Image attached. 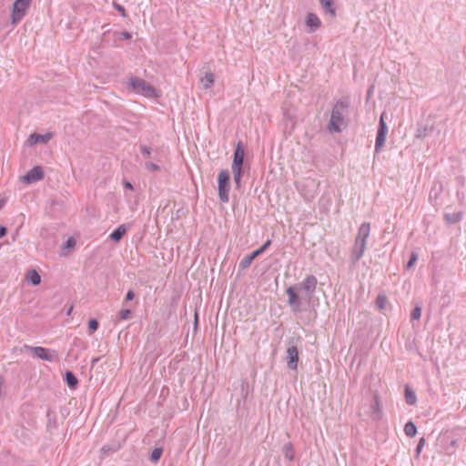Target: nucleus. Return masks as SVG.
Returning a JSON list of instances; mask_svg holds the SVG:
<instances>
[{"mask_svg":"<svg viewBox=\"0 0 466 466\" xmlns=\"http://www.w3.org/2000/svg\"><path fill=\"white\" fill-rule=\"evenodd\" d=\"M134 297H135V293L132 290H128L127 295H126L125 300L126 301L132 300L134 299Z\"/></svg>","mask_w":466,"mask_h":466,"instance_id":"obj_40","label":"nucleus"},{"mask_svg":"<svg viewBox=\"0 0 466 466\" xmlns=\"http://www.w3.org/2000/svg\"><path fill=\"white\" fill-rule=\"evenodd\" d=\"M283 453H284L285 458H287L289 461H293L294 450H293V446L290 442H288L283 446Z\"/></svg>","mask_w":466,"mask_h":466,"instance_id":"obj_27","label":"nucleus"},{"mask_svg":"<svg viewBox=\"0 0 466 466\" xmlns=\"http://www.w3.org/2000/svg\"><path fill=\"white\" fill-rule=\"evenodd\" d=\"M125 187L129 188V189H133V186L130 182L127 181L125 182Z\"/></svg>","mask_w":466,"mask_h":466,"instance_id":"obj_48","label":"nucleus"},{"mask_svg":"<svg viewBox=\"0 0 466 466\" xmlns=\"http://www.w3.org/2000/svg\"><path fill=\"white\" fill-rule=\"evenodd\" d=\"M421 307L420 305H417L411 311L410 313V318L411 319H415V320H418L420 319V316H421Z\"/></svg>","mask_w":466,"mask_h":466,"instance_id":"obj_29","label":"nucleus"},{"mask_svg":"<svg viewBox=\"0 0 466 466\" xmlns=\"http://www.w3.org/2000/svg\"><path fill=\"white\" fill-rule=\"evenodd\" d=\"M405 400L409 405H414L417 401L415 392L409 386L405 388Z\"/></svg>","mask_w":466,"mask_h":466,"instance_id":"obj_23","label":"nucleus"},{"mask_svg":"<svg viewBox=\"0 0 466 466\" xmlns=\"http://www.w3.org/2000/svg\"><path fill=\"white\" fill-rule=\"evenodd\" d=\"M131 36H132L131 34L127 31L121 33L122 39L127 40V39H130Z\"/></svg>","mask_w":466,"mask_h":466,"instance_id":"obj_41","label":"nucleus"},{"mask_svg":"<svg viewBox=\"0 0 466 466\" xmlns=\"http://www.w3.org/2000/svg\"><path fill=\"white\" fill-rule=\"evenodd\" d=\"M200 82L205 88H209L214 83L213 73H206L205 76L201 77Z\"/></svg>","mask_w":466,"mask_h":466,"instance_id":"obj_25","label":"nucleus"},{"mask_svg":"<svg viewBox=\"0 0 466 466\" xmlns=\"http://www.w3.org/2000/svg\"><path fill=\"white\" fill-rule=\"evenodd\" d=\"M231 168H232V173H233L234 183L236 185V187L238 189H239L241 187L243 167H231Z\"/></svg>","mask_w":466,"mask_h":466,"instance_id":"obj_21","label":"nucleus"},{"mask_svg":"<svg viewBox=\"0 0 466 466\" xmlns=\"http://www.w3.org/2000/svg\"><path fill=\"white\" fill-rule=\"evenodd\" d=\"M127 231V226L122 224L118 226L109 236L110 239L113 241L118 242L122 239V238L126 235Z\"/></svg>","mask_w":466,"mask_h":466,"instance_id":"obj_18","label":"nucleus"},{"mask_svg":"<svg viewBox=\"0 0 466 466\" xmlns=\"http://www.w3.org/2000/svg\"><path fill=\"white\" fill-rule=\"evenodd\" d=\"M99 360H100V358H99V357H97V358H94V359L92 360V361H91L92 367H94V366H95V364H96V362H98V361H99Z\"/></svg>","mask_w":466,"mask_h":466,"instance_id":"obj_46","label":"nucleus"},{"mask_svg":"<svg viewBox=\"0 0 466 466\" xmlns=\"http://www.w3.org/2000/svg\"><path fill=\"white\" fill-rule=\"evenodd\" d=\"M287 366L289 370H295L298 368L299 350L296 345H290L287 349Z\"/></svg>","mask_w":466,"mask_h":466,"instance_id":"obj_8","label":"nucleus"},{"mask_svg":"<svg viewBox=\"0 0 466 466\" xmlns=\"http://www.w3.org/2000/svg\"><path fill=\"white\" fill-rule=\"evenodd\" d=\"M163 450L161 448H155L151 452L150 461L152 462H157L160 459Z\"/></svg>","mask_w":466,"mask_h":466,"instance_id":"obj_28","label":"nucleus"},{"mask_svg":"<svg viewBox=\"0 0 466 466\" xmlns=\"http://www.w3.org/2000/svg\"><path fill=\"white\" fill-rule=\"evenodd\" d=\"M51 138H52L51 133H46L45 135H40V134L35 133V134H32L29 136L27 142L31 146L35 145L37 143L46 144L47 142L50 141Z\"/></svg>","mask_w":466,"mask_h":466,"instance_id":"obj_14","label":"nucleus"},{"mask_svg":"<svg viewBox=\"0 0 466 466\" xmlns=\"http://www.w3.org/2000/svg\"><path fill=\"white\" fill-rule=\"evenodd\" d=\"M306 25L309 27L310 32H315L321 25V21L317 15L309 13L306 18Z\"/></svg>","mask_w":466,"mask_h":466,"instance_id":"obj_15","label":"nucleus"},{"mask_svg":"<svg viewBox=\"0 0 466 466\" xmlns=\"http://www.w3.org/2000/svg\"><path fill=\"white\" fill-rule=\"evenodd\" d=\"M366 245L367 242L355 239L354 246L351 250V260L354 264L357 263L363 256L366 249Z\"/></svg>","mask_w":466,"mask_h":466,"instance_id":"obj_12","label":"nucleus"},{"mask_svg":"<svg viewBox=\"0 0 466 466\" xmlns=\"http://www.w3.org/2000/svg\"><path fill=\"white\" fill-rule=\"evenodd\" d=\"M387 302V299L384 295H379L376 299V304L379 309H382L385 308V304Z\"/></svg>","mask_w":466,"mask_h":466,"instance_id":"obj_32","label":"nucleus"},{"mask_svg":"<svg viewBox=\"0 0 466 466\" xmlns=\"http://www.w3.org/2000/svg\"><path fill=\"white\" fill-rule=\"evenodd\" d=\"M101 450H102V451H103L104 453H106V452H107V451H113L111 448H109V447H107V446H104Z\"/></svg>","mask_w":466,"mask_h":466,"instance_id":"obj_47","label":"nucleus"},{"mask_svg":"<svg viewBox=\"0 0 466 466\" xmlns=\"http://www.w3.org/2000/svg\"><path fill=\"white\" fill-rule=\"evenodd\" d=\"M443 441H445V444L443 446L445 453L447 455H451L455 452L458 447L460 435L455 432H451L443 439Z\"/></svg>","mask_w":466,"mask_h":466,"instance_id":"obj_7","label":"nucleus"},{"mask_svg":"<svg viewBox=\"0 0 466 466\" xmlns=\"http://www.w3.org/2000/svg\"><path fill=\"white\" fill-rule=\"evenodd\" d=\"M270 245H271V240L268 239L262 246L267 250Z\"/></svg>","mask_w":466,"mask_h":466,"instance_id":"obj_44","label":"nucleus"},{"mask_svg":"<svg viewBox=\"0 0 466 466\" xmlns=\"http://www.w3.org/2000/svg\"><path fill=\"white\" fill-rule=\"evenodd\" d=\"M197 321H198V315L196 314L195 315V323L197 324Z\"/></svg>","mask_w":466,"mask_h":466,"instance_id":"obj_50","label":"nucleus"},{"mask_svg":"<svg viewBox=\"0 0 466 466\" xmlns=\"http://www.w3.org/2000/svg\"><path fill=\"white\" fill-rule=\"evenodd\" d=\"M424 444H425V439L424 438H420V440L419 441V443L416 447V453L417 455L419 456L422 448L424 447Z\"/></svg>","mask_w":466,"mask_h":466,"instance_id":"obj_36","label":"nucleus"},{"mask_svg":"<svg viewBox=\"0 0 466 466\" xmlns=\"http://www.w3.org/2000/svg\"><path fill=\"white\" fill-rule=\"evenodd\" d=\"M256 258H258V255H257V253H255V251H253L250 254L245 256L239 261V264H238L239 269L244 270V269H247L248 268H249V266L251 265V263L253 262V260Z\"/></svg>","mask_w":466,"mask_h":466,"instance_id":"obj_20","label":"nucleus"},{"mask_svg":"<svg viewBox=\"0 0 466 466\" xmlns=\"http://www.w3.org/2000/svg\"><path fill=\"white\" fill-rule=\"evenodd\" d=\"M370 232V224L368 222L362 223L358 230V234L355 238L356 240L367 242V239Z\"/></svg>","mask_w":466,"mask_h":466,"instance_id":"obj_16","label":"nucleus"},{"mask_svg":"<svg viewBox=\"0 0 466 466\" xmlns=\"http://www.w3.org/2000/svg\"><path fill=\"white\" fill-rule=\"evenodd\" d=\"M145 166H146V168L148 169V170L157 171V170L159 169V167L157 164L153 163V162H147L145 164Z\"/></svg>","mask_w":466,"mask_h":466,"instance_id":"obj_37","label":"nucleus"},{"mask_svg":"<svg viewBox=\"0 0 466 466\" xmlns=\"http://www.w3.org/2000/svg\"><path fill=\"white\" fill-rule=\"evenodd\" d=\"M73 310V305H70L66 310V316H70Z\"/></svg>","mask_w":466,"mask_h":466,"instance_id":"obj_45","label":"nucleus"},{"mask_svg":"<svg viewBox=\"0 0 466 466\" xmlns=\"http://www.w3.org/2000/svg\"><path fill=\"white\" fill-rule=\"evenodd\" d=\"M44 177V171L37 166L29 170L23 177L22 181L26 184H32L41 180Z\"/></svg>","mask_w":466,"mask_h":466,"instance_id":"obj_10","label":"nucleus"},{"mask_svg":"<svg viewBox=\"0 0 466 466\" xmlns=\"http://www.w3.org/2000/svg\"><path fill=\"white\" fill-rule=\"evenodd\" d=\"M76 246V240L69 238L64 244L65 248H73Z\"/></svg>","mask_w":466,"mask_h":466,"instance_id":"obj_35","label":"nucleus"},{"mask_svg":"<svg viewBox=\"0 0 466 466\" xmlns=\"http://www.w3.org/2000/svg\"><path fill=\"white\" fill-rule=\"evenodd\" d=\"M5 201L4 199H0V209L5 206Z\"/></svg>","mask_w":466,"mask_h":466,"instance_id":"obj_49","label":"nucleus"},{"mask_svg":"<svg viewBox=\"0 0 466 466\" xmlns=\"http://www.w3.org/2000/svg\"><path fill=\"white\" fill-rule=\"evenodd\" d=\"M141 148V152L143 155H145L146 157H149L150 156V150L146 146H141L140 147Z\"/></svg>","mask_w":466,"mask_h":466,"instance_id":"obj_39","label":"nucleus"},{"mask_svg":"<svg viewBox=\"0 0 466 466\" xmlns=\"http://www.w3.org/2000/svg\"><path fill=\"white\" fill-rule=\"evenodd\" d=\"M445 218L449 223H455L461 219L460 214H445Z\"/></svg>","mask_w":466,"mask_h":466,"instance_id":"obj_31","label":"nucleus"},{"mask_svg":"<svg viewBox=\"0 0 466 466\" xmlns=\"http://www.w3.org/2000/svg\"><path fill=\"white\" fill-rule=\"evenodd\" d=\"M417 259H418V254L416 252H412L410 254V258L407 263V268H410L416 263Z\"/></svg>","mask_w":466,"mask_h":466,"instance_id":"obj_34","label":"nucleus"},{"mask_svg":"<svg viewBox=\"0 0 466 466\" xmlns=\"http://www.w3.org/2000/svg\"><path fill=\"white\" fill-rule=\"evenodd\" d=\"M7 229L4 226H0V238L5 236Z\"/></svg>","mask_w":466,"mask_h":466,"instance_id":"obj_42","label":"nucleus"},{"mask_svg":"<svg viewBox=\"0 0 466 466\" xmlns=\"http://www.w3.org/2000/svg\"><path fill=\"white\" fill-rule=\"evenodd\" d=\"M348 107L349 103L344 100H339L334 105L331 110L330 119L327 127L329 132L339 133L341 131V127L345 125L344 116L348 111Z\"/></svg>","mask_w":466,"mask_h":466,"instance_id":"obj_1","label":"nucleus"},{"mask_svg":"<svg viewBox=\"0 0 466 466\" xmlns=\"http://www.w3.org/2000/svg\"><path fill=\"white\" fill-rule=\"evenodd\" d=\"M255 253H257L258 257L260 256L262 253L266 251V249L261 246L259 248L254 250Z\"/></svg>","mask_w":466,"mask_h":466,"instance_id":"obj_43","label":"nucleus"},{"mask_svg":"<svg viewBox=\"0 0 466 466\" xmlns=\"http://www.w3.org/2000/svg\"><path fill=\"white\" fill-rule=\"evenodd\" d=\"M319 3L325 13L330 15L331 17L336 16L335 3L333 0H319Z\"/></svg>","mask_w":466,"mask_h":466,"instance_id":"obj_19","label":"nucleus"},{"mask_svg":"<svg viewBox=\"0 0 466 466\" xmlns=\"http://www.w3.org/2000/svg\"><path fill=\"white\" fill-rule=\"evenodd\" d=\"M245 149L241 142H238L236 146L233 155V162L231 167H242L244 164Z\"/></svg>","mask_w":466,"mask_h":466,"instance_id":"obj_13","label":"nucleus"},{"mask_svg":"<svg viewBox=\"0 0 466 466\" xmlns=\"http://www.w3.org/2000/svg\"><path fill=\"white\" fill-rule=\"evenodd\" d=\"M230 175L228 170L222 169L220 170L218 177V198L222 203H228L229 200L228 193L230 189Z\"/></svg>","mask_w":466,"mask_h":466,"instance_id":"obj_3","label":"nucleus"},{"mask_svg":"<svg viewBox=\"0 0 466 466\" xmlns=\"http://www.w3.org/2000/svg\"><path fill=\"white\" fill-rule=\"evenodd\" d=\"M432 125L431 124H420L419 125L417 130H416V133H415V137L417 138H424L426 137H428L431 132H432Z\"/></svg>","mask_w":466,"mask_h":466,"instance_id":"obj_17","label":"nucleus"},{"mask_svg":"<svg viewBox=\"0 0 466 466\" xmlns=\"http://www.w3.org/2000/svg\"><path fill=\"white\" fill-rule=\"evenodd\" d=\"M387 133H388V127L384 121L383 115H382L380 119L379 128H378L376 142H375V151L377 153L380 152L381 147L384 146Z\"/></svg>","mask_w":466,"mask_h":466,"instance_id":"obj_6","label":"nucleus"},{"mask_svg":"<svg viewBox=\"0 0 466 466\" xmlns=\"http://www.w3.org/2000/svg\"><path fill=\"white\" fill-rule=\"evenodd\" d=\"M98 321L95 319H92L89 320L88 322V329L90 331V333H93L95 332L97 329H98Z\"/></svg>","mask_w":466,"mask_h":466,"instance_id":"obj_33","label":"nucleus"},{"mask_svg":"<svg viewBox=\"0 0 466 466\" xmlns=\"http://www.w3.org/2000/svg\"><path fill=\"white\" fill-rule=\"evenodd\" d=\"M132 317V311L129 309H122L119 312V319L122 320H128Z\"/></svg>","mask_w":466,"mask_h":466,"instance_id":"obj_30","label":"nucleus"},{"mask_svg":"<svg viewBox=\"0 0 466 466\" xmlns=\"http://www.w3.org/2000/svg\"><path fill=\"white\" fill-rule=\"evenodd\" d=\"M296 289H297V288H295V287H289L286 289V293L289 296V300H288L289 305L290 306V308L292 309L293 311L299 312V311H300L301 301H300V299L299 298V295H298Z\"/></svg>","mask_w":466,"mask_h":466,"instance_id":"obj_11","label":"nucleus"},{"mask_svg":"<svg viewBox=\"0 0 466 466\" xmlns=\"http://www.w3.org/2000/svg\"><path fill=\"white\" fill-rule=\"evenodd\" d=\"M32 0H16L13 5L12 22L17 24L25 15Z\"/></svg>","mask_w":466,"mask_h":466,"instance_id":"obj_4","label":"nucleus"},{"mask_svg":"<svg viewBox=\"0 0 466 466\" xmlns=\"http://www.w3.org/2000/svg\"><path fill=\"white\" fill-rule=\"evenodd\" d=\"M114 7L121 14V15L123 17L126 16V11H125V8L123 5L117 4V3H114Z\"/></svg>","mask_w":466,"mask_h":466,"instance_id":"obj_38","label":"nucleus"},{"mask_svg":"<svg viewBox=\"0 0 466 466\" xmlns=\"http://www.w3.org/2000/svg\"><path fill=\"white\" fill-rule=\"evenodd\" d=\"M31 352L34 356L44 360L57 361L59 360L58 354L54 350H49L43 347H32Z\"/></svg>","mask_w":466,"mask_h":466,"instance_id":"obj_5","label":"nucleus"},{"mask_svg":"<svg viewBox=\"0 0 466 466\" xmlns=\"http://www.w3.org/2000/svg\"><path fill=\"white\" fill-rule=\"evenodd\" d=\"M65 380L71 389H75L78 384V380L72 371H66L65 373Z\"/></svg>","mask_w":466,"mask_h":466,"instance_id":"obj_22","label":"nucleus"},{"mask_svg":"<svg viewBox=\"0 0 466 466\" xmlns=\"http://www.w3.org/2000/svg\"><path fill=\"white\" fill-rule=\"evenodd\" d=\"M317 284H318L317 278L313 275H309L299 284V289L304 290L308 294L309 299H310L316 289Z\"/></svg>","mask_w":466,"mask_h":466,"instance_id":"obj_9","label":"nucleus"},{"mask_svg":"<svg viewBox=\"0 0 466 466\" xmlns=\"http://www.w3.org/2000/svg\"><path fill=\"white\" fill-rule=\"evenodd\" d=\"M27 279L33 286H36L41 282V277L35 269L29 270Z\"/></svg>","mask_w":466,"mask_h":466,"instance_id":"obj_24","label":"nucleus"},{"mask_svg":"<svg viewBox=\"0 0 466 466\" xmlns=\"http://www.w3.org/2000/svg\"><path fill=\"white\" fill-rule=\"evenodd\" d=\"M129 85L132 87L133 91H135L137 94L150 98L157 96L156 88L142 78H139L137 76H131L129 78Z\"/></svg>","mask_w":466,"mask_h":466,"instance_id":"obj_2","label":"nucleus"},{"mask_svg":"<svg viewBox=\"0 0 466 466\" xmlns=\"http://www.w3.org/2000/svg\"><path fill=\"white\" fill-rule=\"evenodd\" d=\"M404 432L409 437H414L417 433V427L412 421H408L404 426Z\"/></svg>","mask_w":466,"mask_h":466,"instance_id":"obj_26","label":"nucleus"}]
</instances>
